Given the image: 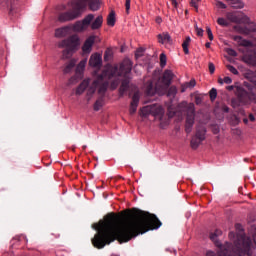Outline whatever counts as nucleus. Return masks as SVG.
I'll use <instances>...</instances> for the list:
<instances>
[{"label": "nucleus", "mask_w": 256, "mask_h": 256, "mask_svg": "<svg viewBox=\"0 0 256 256\" xmlns=\"http://www.w3.org/2000/svg\"><path fill=\"white\" fill-rule=\"evenodd\" d=\"M159 227H161V221L155 214L137 208L132 210L130 219L124 223L121 216L112 212L107 214L104 220L92 225V229L97 231L92 238V245L96 249H103L106 245H111L113 241L129 243L138 235L159 229Z\"/></svg>", "instance_id": "1"}, {"label": "nucleus", "mask_w": 256, "mask_h": 256, "mask_svg": "<svg viewBox=\"0 0 256 256\" xmlns=\"http://www.w3.org/2000/svg\"><path fill=\"white\" fill-rule=\"evenodd\" d=\"M133 70V62L126 58L124 59L119 66H114L109 68L108 70H104L88 87L86 93L87 101H91L93 95L98 89V99L94 103L93 109L94 111H100L101 107L105 105V93H107V89H109V81L110 89L115 91L117 87H119V95L123 97L127 91H129V84L131 83V71ZM120 77L122 79H120Z\"/></svg>", "instance_id": "2"}, {"label": "nucleus", "mask_w": 256, "mask_h": 256, "mask_svg": "<svg viewBox=\"0 0 256 256\" xmlns=\"http://www.w3.org/2000/svg\"><path fill=\"white\" fill-rule=\"evenodd\" d=\"M244 87L241 86H227V91H234L236 98L232 99V107H241V105H249V103H256V87L251 83H244Z\"/></svg>", "instance_id": "3"}, {"label": "nucleus", "mask_w": 256, "mask_h": 256, "mask_svg": "<svg viewBox=\"0 0 256 256\" xmlns=\"http://www.w3.org/2000/svg\"><path fill=\"white\" fill-rule=\"evenodd\" d=\"M68 5H70L72 9L66 12H61L58 15V21L60 23L75 21V19H79V17H81V12L83 11V5H84L82 2H78L77 0H74L72 2H69Z\"/></svg>", "instance_id": "4"}, {"label": "nucleus", "mask_w": 256, "mask_h": 256, "mask_svg": "<svg viewBox=\"0 0 256 256\" xmlns=\"http://www.w3.org/2000/svg\"><path fill=\"white\" fill-rule=\"evenodd\" d=\"M178 109L186 113L185 131L191 133L193 125H195V104L181 102L178 104Z\"/></svg>", "instance_id": "5"}, {"label": "nucleus", "mask_w": 256, "mask_h": 256, "mask_svg": "<svg viewBox=\"0 0 256 256\" xmlns=\"http://www.w3.org/2000/svg\"><path fill=\"white\" fill-rule=\"evenodd\" d=\"M79 45V36L72 35L67 39H64L58 43V47L60 49H65L62 52L63 59H69L71 55H73V52L77 49Z\"/></svg>", "instance_id": "6"}, {"label": "nucleus", "mask_w": 256, "mask_h": 256, "mask_svg": "<svg viewBox=\"0 0 256 256\" xmlns=\"http://www.w3.org/2000/svg\"><path fill=\"white\" fill-rule=\"evenodd\" d=\"M146 95L152 97L155 93H161V72L155 71L152 79L144 84Z\"/></svg>", "instance_id": "7"}, {"label": "nucleus", "mask_w": 256, "mask_h": 256, "mask_svg": "<svg viewBox=\"0 0 256 256\" xmlns=\"http://www.w3.org/2000/svg\"><path fill=\"white\" fill-rule=\"evenodd\" d=\"M207 133V129L205 126H198L196 128V134L192 137L190 145L192 149H197L203 141H205V135Z\"/></svg>", "instance_id": "8"}, {"label": "nucleus", "mask_w": 256, "mask_h": 256, "mask_svg": "<svg viewBox=\"0 0 256 256\" xmlns=\"http://www.w3.org/2000/svg\"><path fill=\"white\" fill-rule=\"evenodd\" d=\"M140 115L142 117H147V115H153V117H157V119L161 121V104H152L143 107L141 109Z\"/></svg>", "instance_id": "9"}, {"label": "nucleus", "mask_w": 256, "mask_h": 256, "mask_svg": "<svg viewBox=\"0 0 256 256\" xmlns=\"http://www.w3.org/2000/svg\"><path fill=\"white\" fill-rule=\"evenodd\" d=\"M226 19L229 23H236L241 25V23H249V17L241 12H227Z\"/></svg>", "instance_id": "10"}, {"label": "nucleus", "mask_w": 256, "mask_h": 256, "mask_svg": "<svg viewBox=\"0 0 256 256\" xmlns=\"http://www.w3.org/2000/svg\"><path fill=\"white\" fill-rule=\"evenodd\" d=\"M86 63H87V61H85V60H82L79 62V64L76 67V70H75V75L69 79L70 85H73V84L77 83V81H81V79H83V72L85 71Z\"/></svg>", "instance_id": "11"}, {"label": "nucleus", "mask_w": 256, "mask_h": 256, "mask_svg": "<svg viewBox=\"0 0 256 256\" xmlns=\"http://www.w3.org/2000/svg\"><path fill=\"white\" fill-rule=\"evenodd\" d=\"M95 19V15L93 14H88L82 21H77L75 22L73 29L74 31H85L89 25H91V22Z\"/></svg>", "instance_id": "12"}, {"label": "nucleus", "mask_w": 256, "mask_h": 256, "mask_svg": "<svg viewBox=\"0 0 256 256\" xmlns=\"http://www.w3.org/2000/svg\"><path fill=\"white\" fill-rule=\"evenodd\" d=\"M78 3H83L82 10L87 7V3L90 11H99L101 9V0H77Z\"/></svg>", "instance_id": "13"}, {"label": "nucleus", "mask_w": 256, "mask_h": 256, "mask_svg": "<svg viewBox=\"0 0 256 256\" xmlns=\"http://www.w3.org/2000/svg\"><path fill=\"white\" fill-rule=\"evenodd\" d=\"M167 89H165V86H161V95H166V97L169 98L170 101H173V99H175V97L177 96V87L176 86H168L166 87Z\"/></svg>", "instance_id": "14"}, {"label": "nucleus", "mask_w": 256, "mask_h": 256, "mask_svg": "<svg viewBox=\"0 0 256 256\" xmlns=\"http://www.w3.org/2000/svg\"><path fill=\"white\" fill-rule=\"evenodd\" d=\"M140 99H141V96L139 92H135L134 95L132 96V101L130 103V109H129L130 115H135V113H137V107H139Z\"/></svg>", "instance_id": "15"}, {"label": "nucleus", "mask_w": 256, "mask_h": 256, "mask_svg": "<svg viewBox=\"0 0 256 256\" xmlns=\"http://www.w3.org/2000/svg\"><path fill=\"white\" fill-rule=\"evenodd\" d=\"M173 77H175V74H173V71L165 70L161 78L162 85H165V87H170L173 81Z\"/></svg>", "instance_id": "16"}, {"label": "nucleus", "mask_w": 256, "mask_h": 256, "mask_svg": "<svg viewBox=\"0 0 256 256\" xmlns=\"http://www.w3.org/2000/svg\"><path fill=\"white\" fill-rule=\"evenodd\" d=\"M103 63V59L100 56V54L96 53V54H92L89 60V65L90 67H96L99 69V67H101Z\"/></svg>", "instance_id": "17"}, {"label": "nucleus", "mask_w": 256, "mask_h": 256, "mask_svg": "<svg viewBox=\"0 0 256 256\" xmlns=\"http://www.w3.org/2000/svg\"><path fill=\"white\" fill-rule=\"evenodd\" d=\"M94 43H95V36L88 37L82 46L83 53H91V49H93Z\"/></svg>", "instance_id": "18"}, {"label": "nucleus", "mask_w": 256, "mask_h": 256, "mask_svg": "<svg viewBox=\"0 0 256 256\" xmlns=\"http://www.w3.org/2000/svg\"><path fill=\"white\" fill-rule=\"evenodd\" d=\"M239 31L243 35H249L251 33H256V24L255 23H249L248 25H246L244 27H240Z\"/></svg>", "instance_id": "19"}, {"label": "nucleus", "mask_w": 256, "mask_h": 256, "mask_svg": "<svg viewBox=\"0 0 256 256\" xmlns=\"http://www.w3.org/2000/svg\"><path fill=\"white\" fill-rule=\"evenodd\" d=\"M244 61L248 65L256 66V51H252L244 55Z\"/></svg>", "instance_id": "20"}, {"label": "nucleus", "mask_w": 256, "mask_h": 256, "mask_svg": "<svg viewBox=\"0 0 256 256\" xmlns=\"http://www.w3.org/2000/svg\"><path fill=\"white\" fill-rule=\"evenodd\" d=\"M90 79H85L81 82V84L76 89V95H83L85 93V89L89 87Z\"/></svg>", "instance_id": "21"}, {"label": "nucleus", "mask_w": 256, "mask_h": 256, "mask_svg": "<svg viewBox=\"0 0 256 256\" xmlns=\"http://www.w3.org/2000/svg\"><path fill=\"white\" fill-rule=\"evenodd\" d=\"M233 39L237 42L240 43L242 47H253V43L249 40L243 39L241 36H234Z\"/></svg>", "instance_id": "22"}, {"label": "nucleus", "mask_w": 256, "mask_h": 256, "mask_svg": "<svg viewBox=\"0 0 256 256\" xmlns=\"http://www.w3.org/2000/svg\"><path fill=\"white\" fill-rule=\"evenodd\" d=\"M103 25V16H98L91 24V29L93 31L97 29H101V26Z\"/></svg>", "instance_id": "23"}, {"label": "nucleus", "mask_w": 256, "mask_h": 256, "mask_svg": "<svg viewBox=\"0 0 256 256\" xmlns=\"http://www.w3.org/2000/svg\"><path fill=\"white\" fill-rule=\"evenodd\" d=\"M233 9H243L245 5L241 0H226Z\"/></svg>", "instance_id": "24"}, {"label": "nucleus", "mask_w": 256, "mask_h": 256, "mask_svg": "<svg viewBox=\"0 0 256 256\" xmlns=\"http://www.w3.org/2000/svg\"><path fill=\"white\" fill-rule=\"evenodd\" d=\"M69 33V27H62L58 28L55 31V37H67V34Z\"/></svg>", "instance_id": "25"}, {"label": "nucleus", "mask_w": 256, "mask_h": 256, "mask_svg": "<svg viewBox=\"0 0 256 256\" xmlns=\"http://www.w3.org/2000/svg\"><path fill=\"white\" fill-rule=\"evenodd\" d=\"M115 11H111L107 17V25L109 27H115Z\"/></svg>", "instance_id": "26"}, {"label": "nucleus", "mask_w": 256, "mask_h": 256, "mask_svg": "<svg viewBox=\"0 0 256 256\" xmlns=\"http://www.w3.org/2000/svg\"><path fill=\"white\" fill-rule=\"evenodd\" d=\"M191 43V37H186L184 42L182 43V49L185 53V55H189V44Z\"/></svg>", "instance_id": "27"}, {"label": "nucleus", "mask_w": 256, "mask_h": 256, "mask_svg": "<svg viewBox=\"0 0 256 256\" xmlns=\"http://www.w3.org/2000/svg\"><path fill=\"white\" fill-rule=\"evenodd\" d=\"M161 43L163 44H168L171 45V43H173V40H171V36L169 35V33H163L161 36Z\"/></svg>", "instance_id": "28"}, {"label": "nucleus", "mask_w": 256, "mask_h": 256, "mask_svg": "<svg viewBox=\"0 0 256 256\" xmlns=\"http://www.w3.org/2000/svg\"><path fill=\"white\" fill-rule=\"evenodd\" d=\"M75 60H70L69 63L66 65V67L64 68V73H71V71H73V68L75 67Z\"/></svg>", "instance_id": "29"}, {"label": "nucleus", "mask_w": 256, "mask_h": 256, "mask_svg": "<svg viewBox=\"0 0 256 256\" xmlns=\"http://www.w3.org/2000/svg\"><path fill=\"white\" fill-rule=\"evenodd\" d=\"M217 23L218 25H220V27H229V25L231 23L228 22L227 18H223V17H220L217 19Z\"/></svg>", "instance_id": "30"}, {"label": "nucleus", "mask_w": 256, "mask_h": 256, "mask_svg": "<svg viewBox=\"0 0 256 256\" xmlns=\"http://www.w3.org/2000/svg\"><path fill=\"white\" fill-rule=\"evenodd\" d=\"M145 54V49L144 48H138L135 52V58L140 59V57H143Z\"/></svg>", "instance_id": "31"}, {"label": "nucleus", "mask_w": 256, "mask_h": 256, "mask_svg": "<svg viewBox=\"0 0 256 256\" xmlns=\"http://www.w3.org/2000/svg\"><path fill=\"white\" fill-rule=\"evenodd\" d=\"M167 65V55L165 53H161V69H165Z\"/></svg>", "instance_id": "32"}, {"label": "nucleus", "mask_w": 256, "mask_h": 256, "mask_svg": "<svg viewBox=\"0 0 256 256\" xmlns=\"http://www.w3.org/2000/svg\"><path fill=\"white\" fill-rule=\"evenodd\" d=\"M209 95H210V100L215 101V99H217V89L212 88L209 92Z\"/></svg>", "instance_id": "33"}, {"label": "nucleus", "mask_w": 256, "mask_h": 256, "mask_svg": "<svg viewBox=\"0 0 256 256\" xmlns=\"http://www.w3.org/2000/svg\"><path fill=\"white\" fill-rule=\"evenodd\" d=\"M226 67H227L228 71H230V73H233V75H239V71L234 66L227 65Z\"/></svg>", "instance_id": "34"}, {"label": "nucleus", "mask_w": 256, "mask_h": 256, "mask_svg": "<svg viewBox=\"0 0 256 256\" xmlns=\"http://www.w3.org/2000/svg\"><path fill=\"white\" fill-rule=\"evenodd\" d=\"M185 84L186 86H188V89H193V87L197 85V82L195 81V79H192L189 82H186Z\"/></svg>", "instance_id": "35"}, {"label": "nucleus", "mask_w": 256, "mask_h": 256, "mask_svg": "<svg viewBox=\"0 0 256 256\" xmlns=\"http://www.w3.org/2000/svg\"><path fill=\"white\" fill-rule=\"evenodd\" d=\"M227 53L230 55V57H237V51H235L233 48H228Z\"/></svg>", "instance_id": "36"}, {"label": "nucleus", "mask_w": 256, "mask_h": 256, "mask_svg": "<svg viewBox=\"0 0 256 256\" xmlns=\"http://www.w3.org/2000/svg\"><path fill=\"white\" fill-rule=\"evenodd\" d=\"M206 33H207V35H208V39H209L210 41H213V32L211 31V28H210V27H207V28H206Z\"/></svg>", "instance_id": "37"}, {"label": "nucleus", "mask_w": 256, "mask_h": 256, "mask_svg": "<svg viewBox=\"0 0 256 256\" xmlns=\"http://www.w3.org/2000/svg\"><path fill=\"white\" fill-rule=\"evenodd\" d=\"M216 6H218L220 9H227V5L219 0L216 1Z\"/></svg>", "instance_id": "38"}, {"label": "nucleus", "mask_w": 256, "mask_h": 256, "mask_svg": "<svg viewBox=\"0 0 256 256\" xmlns=\"http://www.w3.org/2000/svg\"><path fill=\"white\" fill-rule=\"evenodd\" d=\"M125 7H126V13L129 14V10L131 9V0H126Z\"/></svg>", "instance_id": "39"}, {"label": "nucleus", "mask_w": 256, "mask_h": 256, "mask_svg": "<svg viewBox=\"0 0 256 256\" xmlns=\"http://www.w3.org/2000/svg\"><path fill=\"white\" fill-rule=\"evenodd\" d=\"M209 72L211 73V75L215 73V64H213L212 62L209 63Z\"/></svg>", "instance_id": "40"}, {"label": "nucleus", "mask_w": 256, "mask_h": 256, "mask_svg": "<svg viewBox=\"0 0 256 256\" xmlns=\"http://www.w3.org/2000/svg\"><path fill=\"white\" fill-rule=\"evenodd\" d=\"M196 105H201L203 103V98L201 96H195Z\"/></svg>", "instance_id": "41"}, {"label": "nucleus", "mask_w": 256, "mask_h": 256, "mask_svg": "<svg viewBox=\"0 0 256 256\" xmlns=\"http://www.w3.org/2000/svg\"><path fill=\"white\" fill-rule=\"evenodd\" d=\"M190 5L191 7H194L196 11H199V6H197V1L191 0Z\"/></svg>", "instance_id": "42"}, {"label": "nucleus", "mask_w": 256, "mask_h": 256, "mask_svg": "<svg viewBox=\"0 0 256 256\" xmlns=\"http://www.w3.org/2000/svg\"><path fill=\"white\" fill-rule=\"evenodd\" d=\"M224 83H226V85H231V83H233V80L231 79V77L226 76L224 77Z\"/></svg>", "instance_id": "43"}, {"label": "nucleus", "mask_w": 256, "mask_h": 256, "mask_svg": "<svg viewBox=\"0 0 256 256\" xmlns=\"http://www.w3.org/2000/svg\"><path fill=\"white\" fill-rule=\"evenodd\" d=\"M109 57H111V51L107 50V51L104 53V60H105V61H108Z\"/></svg>", "instance_id": "44"}, {"label": "nucleus", "mask_w": 256, "mask_h": 256, "mask_svg": "<svg viewBox=\"0 0 256 256\" xmlns=\"http://www.w3.org/2000/svg\"><path fill=\"white\" fill-rule=\"evenodd\" d=\"M196 33L198 37H203V29L196 27Z\"/></svg>", "instance_id": "45"}, {"label": "nucleus", "mask_w": 256, "mask_h": 256, "mask_svg": "<svg viewBox=\"0 0 256 256\" xmlns=\"http://www.w3.org/2000/svg\"><path fill=\"white\" fill-rule=\"evenodd\" d=\"M187 89H189L187 84H182L181 85V93H185V91H187Z\"/></svg>", "instance_id": "46"}, {"label": "nucleus", "mask_w": 256, "mask_h": 256, "mask_svg": "<svg viewBox=\"0 0 256 256\" xmlns=\"http://www.w3.org/2000/svg\"><path fill=\"white\" fill-rule=\"evenodd\" d=\"M212 132L214 133V135L219 134V126H214V127L212 128Z\"/></svg>", "instance_id": "47"}, {"label": "nucleus", "mask_w": 256, "mask_h": 256, "mask_svg": "<svg viewBox=\"0 0 256 256\" xmlns=\"http://www.w3.org/2000/svg\"><path fill=\"white\" fill-rule=\"evenodd\" d=\"M206 256H216V255H215V252L213 251H207Z\"/></svg>", "instance_id": "48"}, {"label": "nucleus", "mask_w": 256, "mask_h": 256, "mask_svg": "<svg viewBox=\"0 0 256 256\" xmlns=\"http://www.w3.org/2000/svg\"><path fill=\"white\" fill-rule=\"evenodd\" d=\"M251 83H253L254 87H256V74H254V78L251 79Z\"/></svg>", "instance_id": "49"}, {"label": "nucleus", "mask_w": 256, "mask_h": 256, "mask_svg": "<svg viewBox=\"0 0 256 256\" xmlns=\"http://www.w3.org/2000/svg\"><path fill=\"white\" fill-rule=\"evenodd\" d=\"M248 117H249V120H250V121H252V122L255 121V115L249 114Z\"/></svg>", "instance_id": "50"}, {"label": "nucleus", "mask_w": 256, "mask_h": 256, "mask_svg": "<svg viewBox=\"0 0 256 256\" xmlns=\"http://www.w3.org/2000/svg\"><path fill=\"white\" fill-rule=\"evenodd\" d=\"M205 47H206V49H209V48L211 47V42H207V43L205 44Z\"/></svg>", "instance_id": "51"}, {"label": "nucleus", "mask_w": 256, "mask_h": 256, "mask_svg": "<svg viewBox=\"0 0 256 256\" xmlns=\"http://www.w3.org/2000/svg\"><path fill=\"white\" fill-rule=\"evenodd\" d=\"M156 23H158V25L161 24V18H160V17H157V18H156Z\"/></svg>", "instance_id": "52"}, {"label": "nucleus", "mask_w": 256, "mask_h": 256, "mask_svg": "<svg viewBox=\"0 0 256 256\" xmlns=\"http://www.w3.org/2000/svg\"><path fill=\"white\" fill-rule=\"evenodd\" d=\"M172 5H173L174 7H177V0H172Z\"/></svg>", "instance_id": "53"}, {"label": "nucleus", "mask_w": 256, "mask_h": 256, "mask_svg": "<svg viewBox=\"0 0 256 256\" xmlns=\"http://www.w3.org/2000/svg\"><path fill=\"white\" fill-rule=\"evenodd\" d=\"M243 123H245V125H247V123H249V119L244 118V119H243Z\"/></svg>", "instance_id": "54"}, {"label": "nucleus", "mask_w": 256, "mask_h": 256, "mask_svg": "<svg viewBox=\"0 0 256 256\" xmlns=\"http://www.w3.org/2000/svg\"><path fill=\"white\" fill-rule=\"evenodd\" d=\"M158 43H161V34H158Z\"/></svg>", "instance_id": "55"}, {"label": "nucleus", "mask_w": 256, "mask_h": 256, "mask_svg": "<svg viewBox=\"0 0 256 256\" xmlns=\"http://www.w3.org/2000/svg\"><path fill=\"white\" fill-rule=\"evenodd\" d=\"M218 83H220V85H223L224 80H223V79H219V80H218Z\"/></svg>", "instance_id": "56"}, {"label": "nucleus", "mask_w": 256, "mask_h": 256, "mask_svg": "<svg viewBox=\"0 0 256 256\" xmlns=\"http://www.w3.org/2000/svg\"><path fill=\"white\" fill-rule=\"evenodd\" d=\"M225 113H229V107L224 108Z\"/></svg>", "instance_id": "57"}, {"label": "nucleus", "mask_w": 256, "mask_h": 256, "mask_svg": "<svg viewBox=\"0 0 256 256\" xmlns=\"http://www.w3.org/2000/svg\"><path fill=\"white\" fill-rule=\"evenodd\" d=\"M235 119H236L237 123H239V118L237 116H235Z\"/></svg>", "instance_id": "58"}, {"label": "nucleus", "mask_w": 256, "mask_h": 256, "mask_svg": "<svg viewBox=\"0 0 256 256\" xmlns=\"http://www.w3.org/2000/svg\"><path fill=\"white\" fill-rule=\"evenodd\" d=\"M49 165H51V162H50V163H48V164H45V166H46V167H49Z\"/></svg>", "instance_id": "59"}, {"label": "nucleus", "mask_w": 256, "mask_h": 256, "mask_svg": "<svg viewBox=\"0 0 256 256\" xmlns=\"http://www.w3.org/2000/svg\"><path fill=\"white\" fill-rule=\"evenodd\" d=\"M244 161H249V159L248 158H244Z\"/></svg>", "instance_id": "60"}, {"label": "nucleus", "mask_w": 256, "mask_h": 256, "mask_svg": "<svg viewBox=\"0 0 256 256\" xmlns=\"http://www.w3.org/2000/svg\"><path fill=\"white\" fill-rule=\"evenodd\" d=\"M163 113H164V112H163V110H162V115H163Z\"/></svg>", "instance_id": "61"}, {"label": "nucleus", "mask_w": 256, "mask_h": 256, "mask_svg": "<svg viewBox=\"0 0 256 256\" xmlns=\"http://www.w3.org/2000/svg\"><path fill=\"white\" fill-rule=\"evenodd\" d=\"M197 1H201V0H197Z\"/></svg>", "instance_id": "62"}]
</instances>
